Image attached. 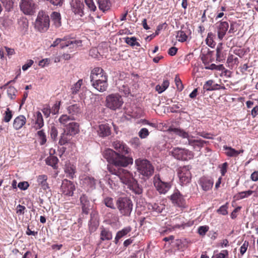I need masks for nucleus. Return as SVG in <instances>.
Here are the masks:
<instances>
[{"instance_id":"obj_46","label":"nucleus","mask_w":258,"mask_h":258,"mask_svg":"<svg viewBox=\"0 0 258 258\" xmlns=\"http://www.w3.org/2000/svg\"><path fill=\"white\" fill-rule=\"evenodd\" d=\"M61 104L60 101L56 102L54 105L52 107L51 110V112L53 114H56L58 113L60 106Z\"/></svg>"},{"instance_id":"obj_19","label":"nucleus","mask_w":258,"mask_h":258,"mask_svg":"<svg viewBox=\"0 0 258 258\" xmlns=\"http://www.w3.org/2000/svg\"><path fill=\"white\" fill-rule=\"evenodd\" d=\"M67 111L71 117L78 116L81 113V108L79 104H74L67 107Z\"/></svg>"},{"instance_id":"obj_44","label":"nucleus","mask_w":258,"mask_h":258,"mask_svg":"<svg viewBox=\"0 0 258 258\" xmlns=\"http://www.w3.org/2000/svg\"><path fill=\"white\" fill-rule=\"evenodd\" d=\"M176 37L178 38V40L181 42L185 41L187 38V36L182 31H178Z\"/></svg>"},{"instance_id":"obj_33","label":"nucleus","mask_w":258,"mask_h":258,"mask_svg":"<svg viewBox=\"0 0 258 258\" xmlns=\"http://www.w3.org/2000/svg\"><path fill=\"white\" fill-rule=\"evenodd\" d=\"M215 37L214 34L212 32H209L206 39V44L211 48L214 47L216 45V42L214 40Z\"/></svg>"},{"instance_id":"obj_12","label":"nucleus","mask_w":258,"mask_h":258,"mask_svg":"<svg viewBox=\"0 0 258 258\" xmlns=\"http://www.w3.org/2000/svg\"><path fill=\"white\" fill-rule=\"evenodd\" d=\"M71 5L72 11L76 15L82 17L84 15V5L80 0H72Z\"/></svg>"},{"instance_id":"obj_35","label":"nucleus","mask_w":258,"mask_h":258,"mask_svg":"<svg viewBox=\"0 0 258 258\" xmlns=\"http://www.w3.org/2000/svg\"><path fill=\"white\" fill-rule=\"evenodd\" d=\"M75 119V118L74 117H71L70 115L68 116L66 114H63L59 117V121L61 124H63L66 126L67 125L69 124V121Z\"/></svg>"},{"instance_id":"obj_52","label":"nucleus","mask_w":258,"mask_h":258,"mask_svg":"<svg viewBox=\"0 0 258 258\" xmlns=\"http://www.w3.org/2000/svg\"><path fill=\"white\" fill-rule=\"evenodd\" d=\"M228 251L227 250H223L218 254L214 255L212 258H225L226 256H228Z\"/></svg>"},{"instance_id":"obj_36","label":"nucleus","mask_w":258,"mask_h":258,"mask_svg":"<svg viewBox=\"0 0 258 258\" xmlns=\"http://www.w3.org/2000/svg\"><path fill=\"white\" fill-rule=\"evenodd\" d=\"M83 84V80L80 79L76 82L71 88V92L73 94H77L81 86Z\"/></svg>"},{"instance_id":"obj_62","label":"nucleus","mask_w":258,"mask_h":258,"mask_svg":"<svg viewBox=\"0 0 258 258\" xmlns=\"http://www.w3.org/2000/svg\"><path fill=\"white\" fill-rule=\"evenodd\" d=\"M248 245V242L245 241L240 247V253L243 255L246 252Z\"/></svg>"},{"instance_id":"obj_59","label":"nucleus","mask_w":258,"mask_h":258,"mask_svg":"<svg viewBox=\"0 0 258 258\" xmlns=\"http://www.w3.org/2000/svg\"><path fill=\"white\" fill-rule=\"evenodd\" d=\"M209 227L208 226H200L198 229V233L201 235H204L208 231Z\"/></svg>"},{"instance_id":"obj_57","label":"nucleus","mask_w":258,"mask_h":258,"mask_svg":"<svg viewBox=\"0 0 258 258\" xmlns=\"http://www.w3.org/2000/svg\"><path fill=\"white\" fill-rule=\"evenodd\" d=\"M29 186V183L27 181L20 182L18 183V187L22 190L27 189Z\"/></svg>"},{"instance_id":"obj_45","label":"nucleus","mask_w":258,"mask_h":258,"mask_svg":"<svg viewBox=\"0 0 258 258\" xmlns=\"http://www.w3.org/2000/svg\"><path fill=\"white\" fill-rule=\"evenodd\" d=\"M17 90L13 86H10L7 90V94L11 99H14Z\"/></svg>"},{"instance_id":"obj_24","label":"nucleus","mask_w":258,"mask_h":258,"mask_svg":"<svg viewBox=\"0 0 258 258\" xmlns=\"http://www.w3.org/2000/svg\"><path fill=\"white\" fill-rule=\"evenodd\" d=\"M131 227L127 226L123 228L122 230L118 231L114 239L115 243L117 244L120 238L126 235L131 231Z\"/></svg>"},{"instance_id":"obj_25","label":"nucleus","mask_w":258,"mask_h":258,"mask_svg":"<svg viewBox=\"0 0 258 258\" xmlns=\"http://www.w3.org/2000/svg\"><path fill=\"white\" fill-rule=\"evenodd\" d=\"M44 125L43 119L42 115L39 111H37L36 113L35 125L34 126L36 130L41 128Z\"/></svg>"},{"instance_id":"obj_50","label":"nucleus","mask_w":258,"mask_h":258,"mask_svg":"<svg viewBox=\"0 0 258 258\" xmlns=\"http://www.w3.org/2000/svg\"><path fill=\"white\" fill-rule=\"evenodd\" d=\"M50 136L52 140H55L57 137V130L54 126H52L50 129Z\"/></svg>"},{"instance_id":"obj_15","label":"nucleus","mask_w":258,"mask_h":258,"mask_svg":"<svg viewBox=\"0 0 258 258\" xmlns=\"http://www.w3.org/2000/svg\"><path fill=\"white\" fill-rule=\"evenodd\" d=\"M82 45V41L80 40H71L60 44V48L63 49L65 47H69L71 52L76 50L78 47Z\"/></svg>"},{"instance_id":"obj_18","label":"nucleus","mask_w":258,"mask_h":258,"mask_svg":"<svg viewBox=\"0 0 258 258\" xmlns=\"http://www.w3.org/2000/svg\"><path fill=\"white\" fill-rule=\"evenodd\" d=\"M64 131L71 136H74L78 134L79 131V125L77 123L75 122H69V124L67 125Z\"/></svg>"},{"instance_id":"obj_7","label":"nucleus","mask_w":258,"mask_h":258,"mask_svg":"<svg viewBox=\"0 0 258 258\" xmlns=\"http://www.w3.org/2000/svg\"><path fill=\"white\" fill-rule=\"evenodd\" d=\"M105 102L106 107L113 110L120 108L123 103L122 97L117 93L107 96Z\"/></svg>"},{"instance_id":"obj_17","label":"nucleus","mask_w":258,"mask_h":258,"mask_svg":"<svg viewBox=\"0 0 258 258\" xmlns=\"http://www.w3.org/2000/svg\"><path fill=\"white\" fill-rule=\"evenodd\" d=\"M203 89L208 91H215L220 89L225 90V87L224 85H220L217 83H215L212 80H209L206 82L203 86Z\"/></svg>"},{"instance_id":"obj_5","label":"nucleus","mask_w":258,"mask_h":258,"mask_svg":"<svg viewBox=\"0 0 258 258\" xmlns=\"http://www.w3.org/2000/svg\"><path fill=\"white\" fill-rule=\"evenodd\" d=\"M168 131L169 132H173L183 138H187L188 139V144L190 146H192L194 149H197V148H200L204 145L205 142L204 141L201 140H193L189 139L188 134L184 130L180 128L170 127L168 129Z\"/></svg>"},{"instance_id":"obj_47","label":"nucleus","mask_w":258,"mask_h":258,"mask_svg":"<svg viewBox=\"0 0 258 258\" xmlns=\"http://www.w3.org/2000/svg\"><path fill=\"white\" fill-rule=\"evenodd\" d=\"M174 81L177 90L179 91H182L183 89V86L181 80L178 76H176Z\"/></svg>"},{"instance_id":"obj_26","label":"nucleus","mask_w":258,"mask_h":258,"mask_svg":"<svg viewBox=\"0 0 258 258\" xmlns=\"http://www.w3.org/2000/svg\"><path fill=\"white\" fill-rule=\"evenodd\" d=\"M53 24L55 27L58 28L61 26V17L59 13L53 12L50 15Z\"/></svg>"},{"instance_id":"obj_41","label":"nucleus","mask_w":258,"mask_h":258,"mask_svg":"<svg viewBox=\"0 0 258 258\" xmlns=\"http://www.w3.org/2000/svg\"><path fill=\"white\" fill-rule=\"evenodd\" d=\"M39 139L40 140V144L41 145H44L47 141L46 136L43 130L39 131L37 133Z\"/></svg>"},{"instance_id":"obj_32","label":"nucleus","mask_w":258,"mask_h":258,"mask_svg":"<svg viewBox=\"0 0 258 258\" xmlns=\"http://www.w3.org/2000/svg\"><path fill=\"white\" fill-rule=\"evenodd\" d=\"M227 63L229 67L237 66L239 63L238 58L233 54H230L227 58Z\"/></svg>"},{"instance_id":"obj_53","label":"nucleus","mask_w":258,"mask_h":258,"mask_svg":"<svg viewBox=\"0 0 258 258\" xmlns=\"http://www.w3.org/2000/svg\"><path fill=\"white\" fill-rule=\"evenodd\" d=\"M86 5L88 6V8L92 11H95L96 7L93 1V0H85Z\"/></svg>"},{"instance_id":"obj_56","label":"nucleus","mask_w":258,"mask_h":258,"mask_svg":"<svg viewBox=\"0 0 258 258\" xmlns=\"http://www.w3.org/2000/svg\"><path fill=\"white\" fill-rule=\"evenodd\" d=\"M238 27V24L235 22H232L230 24V29L228 31V33H234L237 30Z\"/></svg>"},{"instance_id":"obj_40","label":"nucleus","mask_w":258,"mask_h":258,"mask_svg":"<svg viewBox=\"0 0 258 258\" xmlns=\"http://www.w3.org/2000/svg\"><path fill=\"white\" fill-rule=\"evenodd\" d=\"M6 11H10L13 7L14 0H0Z\"/></svg>"},{"instance_id":"obj_58","label":"nucleus","mask_w":258,"mask_h":258,"mask_svg":"<svg viewBox=\"0 0 258 258\" xmlns=\"http://www.w3.org/2000/svg\"><path fill=\"white\" fill-rule=\"evenodd\" d=\"M26 208L25 206L19 205L16 208V213L18 214L23 215L25 213Z\"/></svg>"},{"instance_id":"obj_48","label":"nucleus","mask_w":258,"mask_h":258,"mask_svg":"<svg viewBox=\"0 0 258 258\" xmlns=\"http://www.w3.org/2000/svg\"><path fill=\"white\" fill-rule=\"evenodd\" d=\"M227 208L228 204L226 203V204L221 206L219 209L217 210V212L223 215H226L228 214Z\"/></svg>"},{"instance_id":"obj_10","label":"nucleus","mask_w":258,"mask_h":258,"mask_svg":"<svg viewBox=\"0 0 258 258\" xmlns=\"http://www.w3.org/2000/svg\"><path fill=\"white\" fill-rule=\"evenodd\" d=\"M20 8L24 14L32 15L35 13L37 5L33 0H21Z\"/></svg>"},{"instance_id":"obj_61","label":"nucleus","mask_w":258,"mask_h":258,"mask_svg":"<svg viewBox=\"0 0 258 258\" xmlns=\"http://www.w3.org/2000/svg\"><path fill=\"white\" fill-rule=\"evenodd\" d=\"M227 167H228V163L227 162H225V163H223L221 165V166H220V168H221L220 171H221V173L222 176H224L225 175V173L227 172Z\"/></svg>"},{"instance_id":"obj_38","label":"nucleus","mask_w":258,"mask_h":258,"mask_svg":"<svg viewBox=\"0 0 258 258\" xmlns=\"http://www.w3.org/2000/svg\"><path fill=\"white\" fill-rule=\"evenodd\" d=\"M58 162V159L55 156H49L46 159V163L47 165L55 168Z\"/></svg>"},{"instance_id":"obj_51","label":"nucleus","mask_w":258,"mask_h":258,"mask_svg":"<svg viewBox=\"0 0 258 258\" xmlns=\"http://www.w3.org/2000/svg\"><path fill=\"white\" fill-rule=\"evenodd\" d=\"M253 192V191L248 190L247 191H242L239 193V198L240 199H244L245 198L248 197L252 195Z\"/></svg>"},{"instance_id":"obj_54","label":"nucleus","mask_w":258,"mask_h":258,"mask_svg":"<svg viewBox=\"0 0 258 258\" xmlns=\"http://www.w3.org/2000/svg\"><path fill=\"white\" fill-rule=\"evenodd\" d=\"M152 209L158 213L162 212L163 210V207L162 205H159L158 204L154 203L150 205Z\"/></svg>"},{"instance_id":"obj_63","label":"nucleus","mask_w":258,"mask_h":258,"mask_svg":"<svg viewBox=\"0 0 258 258\" xmlns=\"http://www.w3.org/2000/svg\"><path fill=\"white\" fill-rule=\"evenodd\" d=\"M4 49H5L7 55L10 57L12 55L14 54L15 53V50L13 48H9L7 46H5Z\"/></svg>"},{"instance_id":"obj_2","label":"nucleus","mask_w":258,"mask_h":258,"mask_svg":"<svg viewBox=\"0 0 258 258\" xmlns=\"http://www.w3.org/2000/svg\"><path fill=\"white\" fill-rule=\"evenodd\" d=\"M90 82L92 86L100 92L106 91L108 87V77L101 68H95L91 72Z\"/></svg>"},{"instance_id":"obj_42","label":"nucleus","mask_w":258,"mask_h":258,"mask_svg":"<svg viewBox=\"0 0 258 258\" xmlns=\"http://www.w3.org/2000/svg\"><path fill=\"white\" fill-rule=\"evenodd\" d=\"M12 116L13 114L12 111L9 108H7L5 113H4L3 120L6 122H8L11 120Z\"/></svg>"},{"instance_id":"obj_13","label":"nucleus","mask_w":258,"mask_h":258,"mask_svg":"<svg viewBox=\"0 0 258 258\" xmlns=\"http://www.w3.org/2000/svg\"><path fill=\"white\" fill-rule=\"evenodd\" d=\"M170 200L172 204L177 207L179 208H184L185 207V200L178 191L175 192L171 196Z\"/></svg>"},{"instance_id":"obj_23","label":"nucleus","mask_w":258,"mask_h":258,"mask_svg":"<svg viewBox=\"0 0 258 258\" xmlns=\"http://www.w3.org/2000/svg\"><path fill=\"white\" fill-rule=\"evenodd\" d=\"M100 239L102 241L110 240L112 238V234L108 229L101 227L100 228Z\"/></svg>"},{"instance_id":"obj_3","label":"nucleus","mask_w":258,"mask_h":258,"mask_svg":"<svg viewBox=\"0 0 258 258\" xmlns=\"http://www.w3.org/2000/svg\"><path fill=\"white\" fill-rule=\"evenodd\" d=\"M116 206L120 214L130 217L133 208V203L127 197H119L116 201Z\"/></svg>"},{"instance_id":"obj_22","label":"nucleus","mask_w":258,"mask_h":258,"mask_svg":"<svg viewBox=\"0 0 258 258\" xmlns=\"http://www.w3.org/2000/svg\"><path fill=\"white\" fill-rule=\"evenodd\" d=\"M178 176L180 181L182 184H186L190 181L191 175L189 171L186 170L184 172L183 169L181 172L179 173Z\"/></svg>"},{"instance_id":"obj_37","label":"nucleus","mask_w":258,"mask_h":258,"mask_svg":"<svg viewBox=\"0 0 258 258\" xmlns=\"http://www.w3.org/2000/svg\"><path fill=\"white\" fill-rule=\"evenodd\" d=\"M224 149L225 150H227L226 154L228 156L236 157L239 155L238 151L232 148L231 147L224 146Z\"/></svg>"},{"instance_id":"obj_43","label":"nucleus","mask_w":258,"mask_h":258,"mask_svg":"<svg viewBox=\"0 0 258 258\" xmlns=\"http://www.w3.org/2000/svg\"><path fill=\"white\" fill-rule=\"evenodd\" d=\"M103 202L106 207L112 209H114L115 208L113 203V200L112 198L107 197L105 198Z\"/></svg>"},{"instance_id":"obj_14","label":"nucleus","mask_w":258,"mask_h":258,"mask_svg":"<svg viewBox=\"0 0 258 258\" xmlns=\"http://www.w3.org/2000/svg\"><path fill=\"white\" fill-rule=\"evenodd\" d=\"M61 189L65 195L72 196L75 189V186L72 182L66 180L62 182Z\"/></svg>"},{"instance_id":"obj_39","label":"nucleus","mask_w":258,"mask_h":258,"mask_svg":"<svg viewBox=\"0 0 258 258\" xmlns=\"http://www.w3.org/2000/svg\"><path fill=\"white\" fill-rule=\"evenodd\" d=\"M125 42L131 46H140V44L137 41V38L135 37H126L124 38Z\"/></svg>"},{"instance_id":"obj_8","label":"nucleus","mask_w":258,"mask_h":258,"mask_svg":"<svg viewBox=\"0 0 258 258\" xmlns=\"http://www.w3.org/2000/svg\"><path fill=\"white\" fill-rule=\"evenodd\" d=\"M112 147L119 153H117L111 149H107L103 152V157L109 163L111 164V165H110L109 166L113 165V163L111 162H109L108 159L104 156L105 152L108 150H112L116 154L120 156H123L125 157H130L128 154L131 152V150L123 142L120 141H114L112 143Z\"/></svg>"},{"instance_id":"obj_6","label":"nucleus","mask_w":258,"mask_h":258,"mask_svg":"<svg viewBox=\"0 0 258 258\" xmlns=\"http://www.w3.org/2000/svg\"><path fill=\"white\" fill-rule=\"evenodd\" d=\"M138 170L144 176H150L154 172V167L146 159H138L135 161Z\"/></svg>"},{"instance_id":"obj_28","label":"nucleus","mask_w":258,"mask_h":258,"mask_svg":"<svg viewBox=\"0 0 258 258\" xmlns=\"http://www.w3.org/2000/svg\"><path fill=\"white\" fill-rule=\"evenodd\" d=\"M98 4L99 9L103 12L108 11L111 7L109 0H98Z\"/></svg>"},{"instance_id":"obj_29","label":"nucleus","mask_w":258,"mask_h":258,"mask_svg":"<svg viewBox=\"0 0 258 258\" xmlns=\"http://www.w3.org/2000/svg\"><path fill=\"white\" fill-rule=\"evenodd\" d=\"M72 136L64 131L63 133L61 134L59 139V144L60 145H64L69 143L72 139Z\"/></svg>"},{"instance_id":"obj_60","label":"nucleus","mask_w":258,"mask_h":258,"mask_svg":"<svg viewBox=\"0 0 258 258\" xmlns=\"http://www.w3.org/2000/svg\"><path fill=\"white\" fill-rule=\"evenodd\" d=\"M34 61L32 59H29L27 62L22 66V70L24 71L27 70L33 64Z\"/></svg>"},{"instance_id":"obj_31","label":"nucleus","mask_w":258,"mask_h":258,"mask_svg":"<svg viewBox=\"0 0 258 258\" xmlns=\"http://www.w3.org/2000/svg\"><path fill=\"white\" fill-rule=\"evenodd\" d=\"M201 184L203 189L207 191L212 188L213 182L210 179H202L201 180Z\"/></svg>"},{"instance_id":"obj_55","label":"nucleus","mask_w":258,"mask_h":258,"mask_svg":"<svg viewBox=\"0 0 258 258\" xmlns=\"http://www.w3.org/2000/svg\"><path fill=\"white\" fill-rule=\"evenodd\" d=\"M80 200L82 206L90 205V202L88 199L86 195H82L80 198Z\"/></svg>"},{"instance_id":"obj_21","label":"nucleus","mask_w":258,"mask_h":258,"mask_svg":"<svg viewBox=\"0 0 258 258\" xmlns=\"http://www.w3.org/2000/svg\"><path fill=\"white\" fill-rule=\"evenodd\" d=\"M26 122V117L23 115H20L15 118L13 127L16 130H20L25 124Z\"/></svg>"},{"instance_id":"obj_27","label":"nucleus","mask_w":258,"mask_h":258,"mask_svg":"<svg viewBox=\"0 0 258 258\" xmlns=\"http://www.w3.org/2000/svg\"><path fill=\"white\" fill-rule=\"evenodd\" d=\"M98 133L100 136L105 137L110 134V129L107 124H100L99 126Z\"/></svg>"},{"instance_id":"obj_20","label":"nucleus","mask_w":258,"mask_h":258,"mask_svg":"<svg viewBox=\"0 0 258 258\" xmlns=\"http://www.w3.org/2000/svg\"><path fill=\"white\" fill-rule=\"evenodd\" d=\"M47 180V176L46 175H40L37 177L38 185L41 187V188L44 190H46L49 188Z\"/></svg>"},{"instance_id":"obj_4","label":"nucleus","mask_w":258,"mask_h":258,"mask_svg":"<svg viewBox=\"0 0 258 258\" xmlns=\"http://www.w3.org/2000/svg\"><path fill=\"white\" fill-rule=\"evenodd\" d=\"M49 26V16L44 11L39 12L34 24L35 28L40 32H45L47 31Z\"/></svg>"},{"instance_id":"obj_9","label":"nucleus","mask_w":258,"mask_h":258,"mask_svg":"<svg viewBox=\"0 0 258 258\" xmlns=\"http://www.w3.org/2000/svg\"><path fill=\"white\" fill-rule=\"evenodd\" d=\"M171 155L179 160L186 161L193 158L194 153L187 149L180 148H174L170 152Z\"/></svg>"},{"instance_id":"obj_11","label":"nucleus","mask_w":258,"mask_h":258,"mask_svg":"<svg viewBox=\"0 0 258 258\" xmlns=\"http://www.w3.org/2000/svg\"><path fill=\"white\" fill-rule=\"evenodd\" d=\"M154 185L161 194H166L171 187L170 183L162 181L159 174H156L154 177Z\"/></svg>"},{"instance_id":"obj_30","label":"nucleus","mask_w":258,"mask_h":258,"mask_svg":"<svg viewBox=\"0 0 258 258\" xmlns=\"http://www.w3.org/2000/svg\"><path fill=\"white\" fill-rule=\"evenodd\" d=\"M84 185H86L89 188H95L96 185V180L92 177H86L83 181Z\"/></svg>"},{"instance_id":"obj_1","label":"nucleus","mask_w":258,"mask_h":258,"mask_svg":"<svg viewBox=\"0 0 258 258\" xmlns=\"http://www.w3.org/2000/svg\"><path fill=\"white\" fill-rule=\"evenodd\" d=\"M104 156L109 162L113 163V165L108 167V169L111 174L108 175L109 183L115 184V182L120 180L122 183L127 185V188L135 194H142L143 192L142 186L133 177V175L129 171L122 168L133 164L132 157L120 156L110 150L105 152Z\"/></svg>"},{"instance_id":"obj_16","label":"nucleus","mask_w":258,"mask_h":258,"mask_svg":"<svg viewBox=\"0 0 258 258\" xmlns=\"http://www.w3.org/2000/svg\"><path fill=\"white\" fill-rule=\"evenodd\" d=\"M218 38L220 41L222 40L229 27L228 22L221 21L217 24Z\"/></svg>"},{"instance_id":"obj_34","label":"nucleus","mask_w":258,"mask_h":258,"mask_svg":"<svg viewBox=\"0 0 258 258\" xmlns=\"http://www.w3.org/2000/svg\"><path fill=\"white\" fill-rule=\"evenodd\" d=\"M76 167L75 166L70 163L67 164L64 168L66 173L69 174V177L73 178L75 173Z\"/></svg>"},{"instance_id":"obj_49","label":"nucleus","mask_w":258,"mask_h":258,"mask_svg":"<svg viewBox=\"0 0 258 258\" xmlns=\"http://www.w3.org/2000/svg\"><path fill=\"white\" fill-rule=\"evenodd\" d=\"M149 133L146 128H142L139 132V136L141 139H145L149 136Z\"/></svg>"},{"instance_id":"obj_64","label":"nucleus","mask_w":258,"mask_h":258,"mask_svg":"<svg viewBox=\"0 0 258 258\" xmlns=\"http://www.w3.org/2000/svg\"><path fill=\"white\" fill-rule=\"evenodd\" d=\"M20 25L22 27V30H26L28 27V22L26 20L19 21Z\"/></svg>"}]
</instances>
